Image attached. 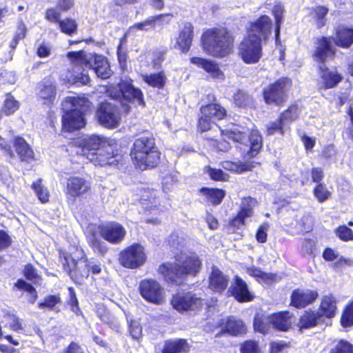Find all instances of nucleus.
Returning a JSON list of instances; mask_svg holds the SVG:
<instances>
[{
    "label": "nucleus",
    "mask_w": 353,
    "mask_h": 353,
    "mask_svg": "<svg viewBox=\"0 0 353 353\" xmlns=\"http://www.w3.org/2000/svg\"><path fill=\"white\" fill-rule=\"evenodd\" d=\"M23 292L26 293L27 301L30 303H34L38 296L36 289L31 284L23 281Z\"/></svg>",
    "instance_id": "57"
},
{
    "label": "nucleus",
    "mask_w": 353,
    "mask_h": 353,
    "mask_svg": "<svg viewBox=\"0 0 353 353\" xmlns=\"http://www.w3.org/2000/svg\"><path fill=\"white\" fill-rule=\"evenodd\" d=\"M312 181L316 183H321V181L323 179L324 173L321 168H312L311 171Z\"/></svg>",
    "instance_id": "64"
},
{
    "label": "nucleus",
    "mask_w": 353,
    "mask_h": 353,
    "mask_svg": "<svg viewBox=\"0 0 353 353\" xmlns=\"http://www.w3.org/2000/svg\"><path fill=\"white\" fill-rule=\"evenodd\" d=\"M206 173L208 174L210 177L214 181H225L228 180L229 176L221 169L213 168L208 167Z\"/></svg>",
    "instance_id": "55"
},
{
    "label": "nucleus",
    "mask_w": 353,
    "mask_h": 353,
    "mask_svg": "<svg viewBox=\"0 0 353 353\" xmlns=\"http://www.w3.org/2000/svg\"><path fill=\"white\" fill-rule=\"evenodd\" d=\"M90 102L83 97H68L62 103L65 114L62 117L63 128L71 132L79 130L85 125V114L90 108Z\"/></svg>",
    "instance_id": "5"
},
{
    "label": "nucleus",
    "mask_w": 353,
    "mask_h": 353,
    "mask_svg": "<svg viewBox=\"0 0 353 353\" xmlns=\"http://www.w3.org/2000/svg\"><path fill=\"white\" fill-rule=\"evenodd\" d=\"M130 333L132 337L134 339H138L142 332V328L137 321H132L129 327Z\"/></svg>",
    "instance_id": "61"
},
{
    "label": "nucleus",
    "mask_w": 353,
    "mask_h": 353,
    "mask_svg": "<svg viewBox=\"0 0 353 353\" xmlns=\"http://www.w3.org/2000/svg\"><path fill=\"white\" fill-rule=\"evenodd\" d=\"M201 192L205 196L208 201L213 205L221 203L225 195V191L221 189L203 188L201 189Z\"/></svg>",
    "instance_id": "38"
},
{
    "label": "nucleus",
    "mask_w": 353,
    "mask_h": 353,
    "mask_svg": "<svg viewBox=\"0 0 353 353\" xmlns=\"http://www.w3.org/2000/svg\"><path fill=\"white\" fill-rule=\"evenodd\" d=\"M169 17V14H159L150 17L141 22L135 23L134 25L130 26L125 35L127 37H135L137 36L140 32H148L150 30L154 29L157 23L163 24L164 19Z\"/></svg>",
    "instance_id": "18"
},
{
    "label": "nucleus",
    "mask_w": 353,
    "mask_h": 353,
    "mask_svg": "<svg viewBox=\"0 0 353 353\" xmlns=\"http://www.w3.org/2000/svg\"><path fill=\"white\" fill-rule=\"evenodd\" d=\"M141 296L148 302L161 304L164 299V289L156 280L143 279L139 283Z\"/></svg>",
    "instance_id": "15"
},
{
    "label": "nucleus",
    "mask_w": 353,
    "mask_h": 353,
    "mask_svg": "<svg viewBox=\"0 0 353 353\" xmlns=\"http://www.w3.org/2000/svg\"><path fill=\"white\" fill-rule=\"evenodd\" d=\"M263 43L260 39H255L245 34L238 46V54L246 64H255L263 57Z\"/></svg>",
    "instance_id": "8"
},
{
    "label": "nucleus",
    "mask_w": 353,
    "mask_h": 353,
    "mask_svg": "<svg viewBox=\"0 0 353 353\" xmlns=\"http://www.w3.org/2000/svg\"><path fill=\"white\" fill-rule=\"evenodd\" d=\"M273 23L267 15H262L255 20L250 22L247 27L246 34L255 39H260L261 41L266 43L272 34Z\"/></svg>",
    "instance_id": "14"
},
{
    "label": "nucleus",
    "mask_w": 353,
    "mask_h": 353,
    "mask_svg": "<svg viewBox=\"0 0 353 353\" xmlns=\"http://www.w3.org/2000/svg\"><path fill=\"white\" fill-rule=\"evenodd\" d=\"M201 41L203 50L207 54L223 58L231 52L234 39L227 28L215 27L204 31Z\"/></svg>",
    "instance_id": "3"
},
{
    "label": "nucleus",
    "mask_w": 353,
    "mask_h": 353,
    "mask_svg": "<svg viewBox=\"0 0 353 353\" xmlns=\"http://www.w3.org/2000/svg\"><path fill=\"white\" fill-rule=\"evenodd\" d=\"M229 292L239 302L250 301L253 297L245 281L239 276H234V283L230 286Z\"/></svg>",
    "instance_id": "23"
},
{
    "label": "nucleus",
    "mask_w": 353,
    "mask_h": 353,
    "mask_svg": "<svg viewBox=\"0 0 353 353\" xmlns=\"http://www.w3.org/2000/svg\"><path fill=\"white\" fill-rule=\"evenodd\" d=\"M288 130V127H286L283 123L281 122V118L278 121L270 123L267 126V133L268 135H272L275 133H279L283 135Z\"/></svg>",
    "instance_id": "48"
},
{
    "label": "nucleus",
    "mask_w": 353,
    "mask_h": 353,
    "mask_svg": "<svg viewBox=\"0 0 353 353\" xmlns=\"http://www.w3.org/2000/svg\"><path fill=\"white\" fill-rule=\"evenodd\" d=\"M130 156L136 166L141 170L156 167L159 162L160 152L154 137L150 134H143L136 139Z\"/></svg>",
    "instance_id": "4"
},
{
    "label": "nucleus",
    "mask_w": 353,
    "mask_h": 353,
    "mask_svg": "<svg viewBox=\"0 0 353 353\" xmlns=\"http://www.w3.org/2000/svg\"><path fill=\"white\" fill-rule=\"evenodd\" d=\"M99 122L105 128H115L121 121V114L117 105L110 102H102L96 113Z\"/></svg>",
    "instance_id": "12"
},
{
    "label": "nucleus",
    "mask_w": 353,
    "mask_h": 353,
    "mask_svg": "<svg viewBox=\"0 0 353 353\" xmlns=\"http://www.w3.org/2000/svg\"><path fill=\"white\" fill-rule=\"evenodd\" d=\"M106 143L107 139L105 137L92 134L78 138L74 141L71 147L77 155L85 157L86 159H88L90 152H97Z\"/></svg>",
    "instance_id": "10"
},
{
    "label": "nucleus",
    "mask_w": 353,
    "mask_h": 353,
    "mask_svg": "<svg viewBox=\"0 0 353 353\" xmlns=\"http://www.w3.org/2000/svg\"><path fill=\"white\" fill-rule=\"evenodd\" d=\"M229 278L217 268L213 267L209 276V288L214 292L221 293L228 287Z\"/></svg>",
    "instance_id": "25"
},
{
    "label": "nucleus",
    "mask_w": 353,
    "mask_h": 353,
    "mask_svg": "<svg viewBox=\"0 0 353 353\" xmlns=\"http://www.w3.org/2000/svg\"><path fill=\"white\" fill-rule=\"evenodd\" d=\"M90 189V183L79 176H70L66 182L65 194L68 196L76 199L87 193Z\"/></svg>",
    "instance_id": "20"
},
{
    "label": "nucleus",
    "mask_w": 353,
    "mask_h": 353,
    "mask_svg": "<svg viewBox=\"0 0 353 353\" xmlns=\"http://www.w3.org/2000/svg\"><path fill=\"white\" fill-rule=\"evenodd\" d=\"M175 263H165L158 268L164 279L172 283L179 285L188 276H196L201 270V260L195 253L188 255L181 253L175 256Z\"/></svg>",
    "instance_id": "2"
},
{
    "label": "nucleus",
    "mask_w": 353,
    "mask_h": 353,
    "mask_svg": "<svg viewBox=\"0 0 353 353\" xmlns=\"http://www.w3.org/2000/svg\"><path fill=\"white\" fill-rule=\"evenodd\" d=\"M214 122L208 115L201 114L199 119L198 128L201 132H205L211 128L212 124Z\"/></svg>",
    "instance_id": "58"
},
{
    "label": "nucleus",
    "mask_w": 353,
    "mask_h": 353,
    "mask_svg": "<svg viewBox=\"0 0 353 353\" xmlns=\"http://www.w3.org/2000/svg\"><path fill=\"white\" fill-rule=\"evenodd\" d=\"M19 107V103L10 94H7L4 101L3 112L6 115H10L13 114Z\"/></svg>",
    "instance_id": "50"
},
{
    "label": "nucleus",
    "mask_w": 353,
    "mask_h": 353,
    "mask_svg": "<svg viewBox=\"0 0 353 353\" xmlns=\"http://www.w3.org/2000/svg\"><path fill=\"white\" fill-rule=\"evenodd\" d=\"M256 201L251 197H244L241 200V209L232 223L234 225H244L245 219L250 217L253 213V208Z\"/></svg>",
    "instance_id": "27"
},
{
    "label": "nucleus",
    "mask_w": 353,
    "mask_h": 353,
    "mask_svg": "<svg viewBox=\"0 0 353 353\" xmlns=\"http://www.w3.org/2000/svg\"><path fill=\"white\" fill-rule=\"evenodd\" d=\"M27 161L30 163L34 161V154L32 148L23 139V162Z\"/></svg>",
    "instance_id": "63"
},
{
    "label": "nucleus",
    "mask_w": 353,
    "mask_h": 353,
    "mask_svg": "<svg viewBox=\"0 0 353 353\" xmlns=\"http://www.w3.org/2000/svg\"><path fill=\"white\" fill-rule=\"evenodd\" d=\"M186 342L185 340L170 341L165 343L163 353H180L185 350Z\"/></svg>",
    "instance_id": "42"
},
{
    "label": "nucleus",
    "mask_w": 353,
    "mask_h": 353,
    "mask_svg": "<svg viewBox=\"0 0 353 353\" xmlns=\"http://www.w3.org/2000/svg\"><path fill=\"white\" fill-rule=\"evenodd\" d=\"M222 136L248 147L247 155L255 157L262 146L261 136L257 130L250 131L249 128L233 125L229 129L221 130Z\"/></svg>",
    "instance_id": "7"
},
{
    "label": "nucleus",
    "mask_w": 353,
    "mask_h": 353,
    "mask_svg": "<svg viewBox=\"0 0 353 353\" xmlns=\"http://www.w3.org/2000/svg\"><path fill=\"white\" fill-rule=\"evenodd\" d=\"M190 61L192 64L203 69L206 72L210 74L212 78L218 80L224 79L225 76L223 72L214 61L201 57H192Z\"/></svg>",
    "instance_id": "24"
},
{
    "label": "nucleus",
    "mask_w": 353,
    "mask_h": 353,
    "mask_svg": "<svg viewBox=\"0 0 353 353\" xmlns=\"http://www.w3.org/2000/svg\"><path fill=\"white\" fill-rule=\"evenodd\" d=\"M247 273L255 278H259L263 280L269 279V276L267 273L262 272L259 268L256 267H250L247 269Z\"/></svg>",
    "instance_id": "62"
},
{
    "label": "nucleus",
    "mask_w": 353,
    "mask_h": 353,
    "mask_svg": "<svg viewBox=\"0 0 353 353\" xmlns=\"http://www.w3.org/2000/svg\"><path fill=\"white\" fill-rule=\"evenodd\" d=\"M201 114L208 115L214 121L221 120L226 115V110L224 108L217 103H211L203 105L200 109Z\"/></svg>",
    "instance_id": "33"
},
{
    "label": "nucleus",
    "mask_w": 353,
    "mask_h": 353,
    "mask_svg": "<svg viewBox=\"0 0 353 353\" xmlns=\"http://www.w3.org/2000/svg\"><path fill=\"white\" fill-rule=\"evenodd\" d=\"M299 114V110L297 105H292L287 110L283 112L281 116V122L283 123L286 127L292 121H294Z\"/></svg>",
    "instance_id": "43"
},
{
    "label": "nucleus",
    "mask_w": 353,
    "mask_h": 353,
    "mask_svg": "<svg viewBox=\"0 0 353 353\" xmlns=\"http://www.w3.org/2000/svg\"><path fill=\"white\" fill-rule=\"evenodd\" d=\"M143 80L149 85L157 89H162L167 81V78L163 72L152 73L143 76Z\"/></svg>",
    "instance_id": "35"
},
{
    "label": "nucleus",
    "mask_w": 353,
    "mask_h": 353,
    "mask_svg": "<svg viewBox=\"0 0 353 353\" xmlns=\"http://www.w3.org/2000/svg\"><path fill=\"white\" fill-rule=\"evenodd\" d=\"M330 353H353V345L347 341L340 340Z\"/></svg>",
    "instance_id": "51"
},
{
    "label": "nucleus",
    "mask_w": 353,
    "mask_h": 353,
    "mask_svg": "<svg viewBox=\"0 0 353 353\" xmlns=\"http://www.w3.org/2000/svg\"><path fill=\"white\" fill-rule=\"evenodd\" d=\"M147 256L144 248L138 243L133 244L120 253L119 261L122 266L136 269L146 261Z\"/></svg>",
    "instance_id": "11"
},
{
    "label": "nucleus",
    "mask_w": 353,
    "mask_h": 353,
    "mask_svg": "<svg viewBox=\"0 0 353 353\" xmlns=\"http://www.w3.org/2000/svg\"><path fill=\"white\" fill-rule=\"evenodd\" d=\"M272 326L282 332L288 330L291 327L292 314L289 312H281L271 315Z\"/></svg>",
    "instance_id": "30"
},
{
    "label": "nucleus",
    "mask_w": 353,
    "mask_h": 353,
    "mask_svg": "<svg viewBox=\"0 0 353 353\" xmlns=\"http://www.w3.org/2000/svg\"><path fill=\"white\" fill-rule=\"evenodd\" d=\"M23 276L34 284H40L41 277L37 274L35 268L30 264L26 265L23 268Z\"/></svg>",
    "instance_id": "53"
},
{
    "label": "nucleus",
    "mask_w": 353,
    "mask_h": 353,
    "mask_svg": "<svg viewBox=\"0 0 353 353\" xmlns=\"http://www.w3.org/2000/svg\"><path fill=\"white\" fill-rule=\"evenodd\" d=\"M336 301L335 298L332 295H325L323 297L321 306L320 314L321 316H325L327 318H332L336 314Z\"/></svg>",
    "instance_id": "32"
},
{
    "label": "nucleus",
    "mask_w": 353,
    "mask_h": 353,
    "mask_svg": "<svg viewBox=\"0 0 353 353\" xmlns=\"http://www.w3.org/2000/svg\"><path fill=\"white\" fill-rule=\"evenodd\" d=\"M54 94V85L51 81H47L40 85L39 96L43 99L51 101Z\"/></svg>",
    "instance_id": "47"
},
{
    "label": "nucleus",
    "mask_w": 353,
    "mask_h": 353,
    "mask_svg": "<svg viewBox=\"0 0 353 353\" xmlns=\"http://www.w3.org/2000/svg\"><path fill=\"white\" fill-rule=\"evenodd\" d=\"M193 39V26L190 23H185L180 31L177 44L183 52L189 51Z\"/></svg>",
    "instance_id": "29"
},
{
    "label": "nucleus",
    "mask_w": 353,
    "mask_h": 353,
    "mask_svg": "<svg viewBox=\"0 0 353 353\" xmlns=\"http://www.w3.org/2000/svg\"><path fill=\"white\" fill-rule=\"evenodd\" d=\"M318 296L316 291L310 289H297L292 292L291 304L297 308L304 307L313 303Z\"/></svg>",
    "instance_id": "22"
},
{
    "label": "nucleus",
    "mask_w": 353,
    "mask_h": 353,
    "mask_svg": "<svg viewBox=\"0 0 353 353\" xmlns=\"http://www.w3.org/2000/svg\"><path fill=\"white\" fill-rule=\"evenodd\" d=\"M321 70L320 88L325 90L335 87L342 79L341 76L335 71L330 70L325 65L319 67Z\"/></svg>",
    "instance_id": "26"
},
{
    "label": "nucleus",
    "mask_w": 353,
    "mask_h": 353,
    "mask_svg": "<svg viewBox=\"0 0 353 353\" xmlns=\"http://www.w3.org/2000/svg\"><path fill=\"white\" fill-rule=\"evenodd\" d=\"M335 43L344 48H347L353 43V29L339 27L336 32Z\"/></svg>",
    "instance_id": "31"
},
{
    "label": "nucleus",
    "mask_w": 353,
    "mask_h": 353,
    "mask_svg": "<svg viewBox=\"0 0 353 353\" xmlns=\"http://www.w3.org/2000/svg\"><path fill=\"white\" fill-rule=\"evenodd\" d=\"M319 312L305 311L301 316L299 325L301 328H309L315 326L321 320Z\"/></svg>",
    "instance_id": "34"
},
{
    "label": "nucleus",
    "mask_w": 353,
    "mask_h": 353,
    "mask_svg": "<svg viewBox=\"0 0 353 353\" xmlns=\"http://www.w3.org/2000/svg\"><path fill=\"white\" fill-rule=\"evenodd\" d=\"M171 303L179 312L194 311L201 306V300L191 292L179 293L173 296Z\"/></svg>",
    "instance_id": "16"
},
{
    "label": "nucleus",
    "mask_w": 353,
    "mask_h": 353,
    "mask_svg": "<svg viewBox=\"0 0 353 353\" xmlns=\"http://www.w3.org/2000/svg\"><path fill=\"white\" fill-rule=\"evenodd\" d=\"M100 234L107 241L112 244H117L123 240L126 232L121 224L111 222L101 228Z\"/></svg>",
    "instance_id": "21"
},
{
    "label": "nucleus",
    "mask_w": 353,
    "mask_h": 353,
    "mask_svg": "<svg viewBox=\"0 0 353 353\" xmlns=\"http://www.w3.org/2000/svg\"><path fill=\"white\" fill-rule=\"evenodd\" d=\"M61 301L59 294L48 295L38 303V307L42 310L47 309L58 313L60 311L58 305L61 303Z\"/></svg>",
    "instance_id": "39"
},
{
    "label": "nucleus",
    "mask_w": 353,
    "mask_h": 353,
    "mask_svg": "<svg viewBox=\"0 0 353 353\" xmlns=\"http://www.w3.org/2000/svg\"><path fill=\"white\" fill-rule=\"evenodd\" d=\"M110 95L113 99L119 101L123 105L125 102L133 101L139 105H145L142 91L139 88H135L131 81H121L119 84V90L111 91Z\"/></svg>",
    "instance_id": "9"
},
{
    "label": "nucleus",
    "mask_w": 353,
    "mask_h": 353,
    "mask_svg": "<svg viewBox=\"0 0 353 353\" xmlns=\"http://www.w3.org/2000/svg\"><path fill=\"white\" fill-rule=\"evenodd\" d=\"M86 238L88 244L95 252L103 254L107 252L108 249L105 243L100 239L95 225H90L88 227Z\"/></svg>",
    "instance_id": "28"
},
{
    "label": "nucleus",
    "mask_w": 353,
    "mask_h": 353,
    "mask_svg": "<svg viewBox=\"0 0 353 353\" xmlns=\"http://www.w3.org/2000/svg\"><path fill=\"white\" fill-rule=\"evenodd\" d=\"M336 235L343 241L353 240V231L346 225H341L335 230Z\"/></svg>",
    "instance_id": "56"
},
{
    "label": "nucleus",
    "mask_w": 353,
    "mask_h": 353,
    "mask_svg": "<svg viewBox=\"0 0 353 353\" xmlns=\"http://www.w3.org/2000/svg\"><path fill=\"white\" fill-rule=\"evenodd\" d=\"M73 267L71 268L67 257H64L63 263L64 270L68 272L70 277L75 280L88 278L90 272L98 274L101 272V264L94 259H88L83 250L77 248L74 257L72 259Z\"/></svg>",
    "instance_id": "6"
},
{
    "label": "nucleus",
    "mask_w": 353,
    "mask_h": 353,
    "mask_svg": "<svg viewBox=\"0 0 353 353\" xmlns=\"http://www.w3.org/2000/svg\"><path fill=\"white\" fill-rule=\"evenodd\" d=\"M61 31L66 34L71 35L76 33L77 30V23L75 20L70 18H66L61 20L59 23Z\"/></svg>",
    "instance_id": "45"
},
{
    "label": "nucleus",
    "mask_w": 353,
    "mask_h": 353,
    "mask_svg": "<svg viewBox=\"0 0 353 353\" xmlns=\"http://www.w3.org/2000/svg\"><path fill=\"white\" fill-rule=\"evenodd\" d=\"M241 353H259L257 344L252 341H246L241 348Z\"/></svg>",
    "instance_id": "60"
},
{
    "label": "nucleus",
    "mask_w": 353,
    "mask_h": 353,
    "mask_svg": "<svg viewBox=\"0 0 353 353\" xmlns=\"http://www.w3.org/2000/svg\"><path fill=\"white\" fill-rule=\"evenodd\" d=\"M334 39L332 37H321L316 39L315 42V50L313 54L316 61L319 63L325 62L327 59L334 55L332 43Z\"/></svg>",
    "instance_id": "17"
},
{
    "label": "nucleus",
    "mask_w": 353,
    "mask_h": 353,
    "mask_svg": "<svg viewBox=\"0 0 353 353\" xmlns=\"http://www.w3.org/2000/svg\"><path fill=\"white\" fill-rule=\"evenodd\" d=\"M291 81L288 78H281L274 83L270 85L263 90V97L268 104L282 103L287 97V92Z\"/></svg>",
    "instance_id": "13"
},
{
    "label": "nucleus",
    "mask_w": 353,
    "mask_h": 353,
    "mask_svg": "<svg viewBox=\"0 0 353 353\" xmlns=\"http://www.w3.org/2000/svg\"><path fill=\"white\" fill-rule=\"evenodd\" d=\"M32 189L36 193L38 199L42 202L46 203L48 201L49 193L46 188L41 185V179H39L34 181L31 185Z\"/></svg>",
    "instance_id": "44"
},
{
    "label": "nucleus",
    "mask_w": 353,
    "mask_h": 353,
    "mask_svg": "<svg viewBox=\"0 0 353 353\" xmlns=\"http://www.w3.org/2000/svg\"><path fill=\"white\" fill-rule=\"evenodd\" d=\"M235 105L239 107H251L253 105V98L243 90H237L233 96Z\"/></svg>",
    "instance_id": "41"
},
{
    "label": "nucleus",
    "mask_w": 353,
    "mask_h": 353,
    "mask_svg": "<svg viewBox=\"0 0 353 353\" xmlns=\"http://www.w3.org/2000/svg\"><path fill=\"white\" fill-rule=\"evenodd\" d=\"M328 12V9L324 6H317L312 10V14L316 21L318 28H321L325 24V16Z\"/></svg>",
    "instance_id": "46"
},
{
    "label": "nucleus",
    "mask_w": 353,
    "mask_h": 353,
    "mask_svg": "<svg viewBox=\"0 0 353 353\" xmlns=\"http://www.w3.org/2000/svg\"><path fill=\"white\" fill-rule=\"evenodd\" d=\"M341 322L343 327H349L353 325V301L346 307L342 314Z\"/></svg>",
    "instance_id": "52"
},
{
    "label": "nucleus",
    "mask_w": 353,
    "mask_h": 353,
    "mask_svg": "<svg viewBox=\"0 0 353 353\" xmlns=\"http://www.w3.org/2000/svg\"><path fill=\"white\" fill-rule=\"evenodd\" d=\"M273 14L275 17L276 21V28H275V38L277 41L279 37L280 28H281V23L282 21V14H283V7L281 5H276L273 8L272 10Z\"/></svg>",
    "instance_id": "54"
},
{
    "label": "nucleus",
    "mask_w": 353,
    "mask_h": 353,
    "mask_svg": "<svg viewBox=\"0 0 353 353\" xmlns=\"http://www.w3.org/2000/svg\"><path fill=\"white\" fill-rule=\"evenodd\" d=\"M314 194L319 202L322 203L330 198L331 192L327 189L325 184L319 183L314 189Z\"/></svg>",
    "instance_id": "49"
},
{
    "label": "nucleus",
    "mask_w": 353,
    "mask_h": 353,
    "mask_svg": "<svg viewBox=\"0 0 353 353\" xmlns=\"http://www.w3.org/2000/svg\"><path fill=\"white\" fill-rule=\"evenodd\" d=\"M68 58L72 63L71 70H68V81L72 83L87 84L90 77L87 70L88 68L94 71L98 77L103 79L109 78L112 71L106 57L103 55L88 53L85 51H72L67 54Z\"/></svg>",
    "instance_id": "1"
},
{
    "label": "nucleus",
    "mask_w": 353,
    "mask_h": 353,
    "mask_svg": "<svg viewBox=\"0 0 353 353\" xmlns=\"http://www.w3.org/2000/svg\"><path fill=\"white\" fill-rule=\"evenodd\" d=\"M225 331L233 336H238L245 332V326L243 322L234 317H230L224 327Z\"/></svg>",
    "instance_id": "36"
},
{
    "label": "nucleus",
    "mask_w": 353,
    "mask_h": 353,
    "mask_svg": "<svg viewBox=\"0 0 353 353\" xmlns=\"http://www.w3.org/2000/svg\"><path fill=\"white\" fill-rule=\"evenodd\" d=\"M61 10L58 8V9H56V8H48L46 10V14H45V18L50 21V22H53V23H59V21H61Z\"/></svg>",
    "instance_id": "59"
},
{
    "label": "nucleus",
    "mask_w": 353,
    "mask_h": 353,
    "mask_svg": "<svg viewBox=\"0 0 353 353\" xmlns=\"http://www.w3.org/2000/svg\"><path fill=\"white\" fill-rule=\"evenodd\" d=\"M271 316L256 314L254 319V330L261 334H267L272 325Z\"/></svg>",
    "instance_id": "37"
},
{
    "label": "nucleus",
    "mask_w": 353,
    "mask_h": 353,
    "mask_svg": "<svg viewBox=\"0 0 353 353\" xmlns=\"http://www.w3.org/2000/svg\"><path fill=\"white\" fill-rule=\"evenodd\" d=\"M95 165L105 166L115 165L118 161L112 148L106 144L96 152H90L88 159Z\"/></svg>",
    "instance_id": "19"
},
{
    "label": "nucleus",
    "mask_w": 353,
    "mask_h": 353,
    "mask_svg": "<svg viewBox=\"0 0 353 353\" xmlns=\"http://www.w3.org/2000/svg\"><path fill=\"white\" fill-rule=\"evenodd\" d=\"M221 166L225 170H230L236 173H241L251 169L250 164L243 163L239 159L235 161H222Z\"/></svg>",
    "instance_id": "40"
}]
</instances>
